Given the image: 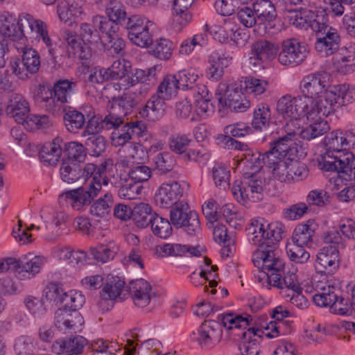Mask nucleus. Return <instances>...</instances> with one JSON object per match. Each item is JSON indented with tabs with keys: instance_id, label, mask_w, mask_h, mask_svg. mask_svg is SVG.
<instances>
[{
	"instance_id": "obj_1",
	"label": "nucleus",
	"mask_w": 355,
	"mask_h": 355,
	"mask_svg": "<svg viewBox=\"0 0 355 355\" xmlns=\"http://www.w3.org/2000/svg\"><path fill=\"white\" fill-rule=\"evenodd\" d=\"M329 78L326 73H312L305 76L300 83V89L309 105L311 116L314 113H328L352 103L355 99V89L343 84L328 89Z\"/></svg>"
},
{
	"instance_id": "obj_2",
	"label": "nucleus",
	"mask_w": 355,
	"mask_h": 355,
	"mask_svg": "<svg viewBox=\"0 0 355 355\" xmlns=\"http://www.w3.org/2000/svg\"><path fill=\"white\" fill-rule=\"evenodd\" d=\"M104 166L89 163L83 171L85 181L82 187L68 190L59 195L60 206L69 207L73 210L84 211L91 202L101 193L103 186H107L109 179L105 176Z\"/></svg>"
},
{
	"instance_id": "obj_3",
	"label": "nucleus",
	"mask_w": 355,
	"mask_h": 355,
	"mask_svg": "<svg viewBox=\"0 0 355 355\" xmlns=\"http://www.w3.org/2000/svg\"><path fill=\"white\" fill-rule=\"evenodd\" d=\"M284 225L278 221L267 223L263 218H252L246 227L250 243L258 247L275 245L282 239Z\"/></svg>"
},
{
	"instance_id": "obj_4",
	"label": "nucleus",
	"mask_w": 355,
	"mask_h": 355,
	"mask_svg": "<svg viewBox=\"0 0 355 355\" xmlns=\"http://www.w3.org/2000/svg\"><path fill=\"white\" fill-rule=\"evenodd\" d=\"M328 21V16L322 10V16L318 18V21L312 24V30L317 36L315 49L325 56L331 55L338 50L341 42L338 30L329 26Z\"/></svg>"
},
{
	"instance_id": "obj_5",
	"label": "nucleus",
	"mask_w": 355,
	"mask_h": 355,
	"mask_svg": "<svg viewBox=\"0 0 355 355\" xmlns=\"http://www.w3.org/2000/svg\"><path fill=\"white\" fill-rule=\"evenodd\" d=\"M304 98H306L286 94L277 101V112L278 115L288 121L286 124L293 123L300 129L302 117L306 116V119L315 117L316 113H314V116H311L309 105L304 101Z\"/></svg>"
},
{
	"instance_id": "obj_6",
	"label": "nucleus",
	"mask_w": 355,
	"mask_h": 355,
	"mask_svg": "<svg viewBox=\"0 0 355 355\" xmlns=\"http://www.w3.org/2000/svg\"><path fill=\"white\" fill-rule=\"evenodd\" d=\"M15 49L19 53H22L21 60L11 58L9 67L17 78L27 80L40 69L41 65L40 54L32 47L19 42L15 44Z\"/></svg>"
},
{
	"instance_id": "obj_7",
	"label": "nucleus",
	"mask_w": 355,
	"mask_h": 355,
	"mask_svg": "<svg viewBox=\"0 0 355 355\" xmlns=\"http://www.w3.org/2000/svg\"><path fill=\"white\" fill-rule=\"evenodd\" d=\"M327 149L318 159V167L325 171H337L346 175L347 180H355V155L347 151L342 155Z\"/></svg>"
},
{
	"instance_id": "obj_8",
	"label": "nucleus",
	"mask_w": 355,
	"mask_h": 355,
	"mask_svg": "<svg viewBox=\"0 0 355 355\" xmlns=\"http://www.w3.org/2000/svg\"><path fill=\"white\" fill-rule=\"evenodd\" d=\"M252 172H245L241 181H236L232 188L233 196L239 202H245L247 200L256 202L261 198L263 190V182L257 178L254 173L259 171L261 166H250Z\"/></svg>"
},
{
	"instance_id": "obj_9",
	"label": "nucleus",
	"mask_w": 355,
	"mask_h": 355,
	"mask_svg": "<svg viewBox=\"0 0 355 355\" xmlns=\"http://www.w3.org/2000/svg\"><path fill=\"white\" fill-rule=\"evenodd\" d=\"M170 219L172 225L182 228L188 235L198 236L201 232L199 216L187 202L180 201L172 207Z\"/></svg>"
},
{
	"instance_id": "obj_10",
	"label": "nucleus",
	"mask_w": 355,
	"mask_h": 355,
	"mask_svg": "<svg viewBox=\"0 0 355 355\" xmlns=\"http://www.w3.org/2000/svg\"><path fill=\"white\" fill-rule=\"evenodd\" d=\"M284 129L286 135L272 143L270 150L263 154H259L255 159H260V157H269L270 155L282 159L297 157L300 146L297 144L295 139L300 129L293 123L286 124Z\"/></svg>"
},
{
	"instance_id": "obj_11",
	"label": "nucleus",
	"mask_w": 355,
	"mask_h": 355,
	"mask_svg": "<svg viewBox=\"0 0 355 355\" xmlns=\"http://www.w3.org/2000/svg\"><path fill=\"white\" fill-rule=\"evenodd\" d=\"M219 105L232 111L243 112L250 106V103L243 95L241 88L236 83L221 82L216 91Z\"/></svg>"
},
{
	"instance_id": "obj_12",
	"label": "nucleus",
	"mask_w": 355,
	"mask_h": 355,
	"mask_svg": "<svg viewBox=\"0 0 355 355\" xmlns=\"http://www.w3.org/2000/svg\"><path fill=\"white\" fill-rule=\"evenodd\" d=\"M155 24L145 17L132 15L128 18L126 27L128 38L135 45L147 48L153 44V35L150 32Z\"/></svg>"
},
{
	"instance_id": "obj_13",
	"label": "nucleus",
	"mask_w": 355,
	"mask_h": 355,
	"mask_svg": "<svg viewBox=\"0 0 355 355\" xmlns=\"http://www.w3.org/2000/svg\"><path fill=\"white\" fill-rule=\"evenodd\" d=\"M105 12L108 19L103 15H96L92 17V22L100 31H112L117 30L118 23L124 21L127 12L121 3L116 0H110L107 3Z\"/></svg>"
},
{
	"instance_id": "obj_14",
	"label": "nucleus",
	"mask_w": 355,
	"mask_h": 355,
	"mask_svg": "<svg viewBox=\"0 0 355 355\" xmlns=\"http://www.w3.org/2000/svg\"><path fill=\"white\" fill-rule=\"evenodd\" d=\"M309 53L307 46L295 38L282 42L278 55L279 63L285 66L295 67L302 64Z\"/></svg>"
},
{
	"instance_id": "obj_15",
	"label": "nucleus",
	"mask_w": 355,
	"mask_h": 355,
	"mask_svg": "<svg viewBox=\"0 0 355 355\" xmlns=\"http://www.w3.org/2000/svg\"><path fill=\"white\" fill-rule=\"evenodd\" d=\"M275 246L258 247L252 254V260L254 266L261 270L266 274V278L270 273L278 272L284 267V262L277 256Z\"/></svg>"
},
{
	"instance_id": "obj_16",
	"label": "nucleus",
	"mask_w": 355,
	"mask_h": 355,
	"mask_svg": "<svg viewBox=\"0 0 355 355\" xmlns=\"http://www.w3.org/2000/svg\"><path fill=\"white\" fill-rule=\"evenodd\" d=\"M186 183L184 182L169 181L162 183L155 194L157 206L168 209L178 204L183 196Z\"/></svg>"
},
{
	"instance_id": "obj_17",
	"label": "nucleus",
	"mask_w": 355,
	"mask_h": 355,
	"mask_svg": "<svg viewBox=\"0 0 355 355\" xmlns=\"http://www.w3.org/2000/svg\"><path fill=\"white\" fill-rule=\"evenodd\" d=\"M267 288L270 289L271 286L279 289L280 293H291L295 291H300L301 288L297 275L294 271H284V268L279 271H274L268 275L265 282Z\"/></svg>"
},
{
	"instance_id": "obj_18",
	"label": "nucleus",
	"mask_w": 355,
	"mask_h": 355,
	"mask_svg": "<svg viewBox=\"0 0 355 355\" xmlns=\"http://www.w3.org/2000/svg\"><path fill=\"white\" fill-rule=\"evenodd\" d=\"M327 148L336 153H340L355 147V124L349 130L338 129L329 132L324 137Z\"/></svg>"
},
{
	"instance_id": "obj_19",
	"label": "nucleus",
	"mask_w": 355,
	"mask_h": 355,
	"mask_svg": "<svg viewBox=\"0 0 355 355\" xmlns=\"http://www.w3.org/2000/svg\"><path fill=\"white\" fill-rule=\"evenodd\" d=\"M130 68L129 62L119 60L114 61L110 67L107 68L111 80H118L119 81V83L114 85L116 90L121 89L120 85L130 87L135 85L144 73L143 70H137L135 73V79L131 77L132 73Z\"/></svg>"
},
{
	"instance_id": "obj_20",
	"label": "nucleus",
	"mask_w": 355,
	"mask_h": 355,
	"mask_svg": "<svg viewBox=\"0 0 355 355\" xmlns=\"http://www.w3.org/2000/svg\"><path fill=\"white\" fill-rule=\"evenodd\" d=\"M83 324L84 318L78 312H71L60 308L55 313L54 324L64 334L80 332Z\"/></svg>"
},
{
	"instance_id": "obj_21",
	"label": "nucleus",
	"mask_w": 355,
	"mask_h": 355,
	"mask_svg": "<svg viewBox=\"0 0 355 355\" xmlns=\"http://www.w3.org/2000/svg\"><path fill=\"white\" fill-rule=\"evenodd\" d=\"M33 97L37 105L52 114L60 112L63 109L62 103L56 98L51 87L39 84L34 88Z\"/></svg>"
},
{
	"instance_id": "obj_22",
	"label": "nucleus",
	"mask_w": 355,
	"mask_h": 355,
	"mask_svg": "<svg viewBox=\"0 0 355 355\" xmlns=\"http://www.w3.org/2000/svg\"><path fill=\"white\" fill-rule=\"evenodd\" d=\"M222 338L221 324L214 320L205 321L198 329L196 340L201 348L209 349Z\"/></svg>"
},
{
	"instance_id": "obj_23",
	"label": "nucleus",
	"mask_w": 355,
	"mask_h": 355,
	"mask_svg": "<svg viewBox=\"0 0 355 355\" xmlns=\"http://www.w3.org/2000/svg\"><path fill=\"white\" fill-rule=\"evenodd\" d=\"M232 58L222 50L212 51L208 57L209 67L206 77L211 81H218L224 74V69L232 62Z\"/></svg>"
},
{
	"instance_id": "obj_24",
	"label": "nucleus",
	"mask_w": 355,
	"mask_h": 355,
	"mask_svg": "<svg viewBox=\"0 0 355 355\" xmlns=\"http://www.w3.org/2000/svg\"><path fill=\"white\" fill-rule=\"evenodd\" d=\"M19 24L21 26H28L31 32L35 34V38L39 41L42 40L49 49V53H52L53 42L49 35L47 25L44 21L35 18L27 12H22L19 15Z\"/></svg>"
},
{
	"instance_id": "obj_25",
	"label": "nucleus",
	"mask_w": 355,
	"mask_h": 355,
	"mask_svg": "<svg viewBox=\"0 0 355 355\" xmlns=\"http://www.w3.org/2000/svg\"><path fill=\"white\" fill-rule=\"evenodd\" d=\"M340 251L334 248L321 247L318 252L315 268L325 275L334 274L339 268Z\"/></svg>"
},
{
	"instance_id": "obj_26",
	"label": "nucleus",
	"mask_w": 355,
	"mask_h": 355,
	"mask_svg": "<svg viewBox=\"0 0 355 355\" xmlns=\"http://www.w3.org/2000/svg\"><path fill=\"white\" fill-rule=\"evenodd\" d=\"M129 291L135 305L139 308L146 307L155 297V293H152L151 286L143 279L131 281Z\"/></svg>"
},
{
	"instance_id": "obj_27",
	"label": "nucleus",
	"mask_w": 355,
	"mask_h": 355,
	"mask_svg": "<svg viewBox=\"0 0 355 355\" xmlns=\"http://www.w3.org/2000/svg\"><path fill=\"white\" fill-rule=\"evenodd\" d=\"M45 263V258L31 253L17 259V272L20 279H32L40 273Z\"/></svg>"
},
{
	"instance_id": "obj_28",
	"label": "nucleus",
	"mask_w": 355,
	"mask_h": 355,
	"mask_svg": "<svg viewBox=\"0 0 355 355\" xmlns=\"http://www.w3.org/2000/svg\"><path fill=\"white\" fill-rule=\"evenodd\" d=\"M336 110H330L328 113H318L312 119H306L309 121L311 122L310 124L302 128L300 131L301 137L304 139L310 141L318 137L323 135L328 130L330 127L327 121L324 119L334 113Z\"/></svg>"
},
{
	"instance_id": "obj_29",
	"label": "nucleus",
	"mask_w": 355,
	"mask_h": 355,
	"mask_svg": "<svg viewBox=\"0 0 355 355\" xmlns=\"http://www.w3.org/2000/svg\"><path fill=\"white\" fill-rule=\"evenodd\" d=\"M87 343V339L81 336L69 338L58 339L52 345V352L59 355H80Z\"/></svg>"
},
{
	"instance_id": "obj_30",
	"label": "nucleus",
	"mask_w": 355,
	"mask_h": 355,
	"mask_svg": "<svg viewBox=\"0 0 355 355\" xmlns=\"http://www.w3.org/2000/svg\"><path fill=\"white\" fill-rule=\"evenodd\" d=\"M277 54L275 45L266 40H260L252 45L250 63L254 66L272 60Z\"/></svg>"
},
{
	"instance_id": "obj_31",
	"label": "nucleus",
	"mask_w": 355,
	"mask_h": 355,
	"mask_svg": "<svg viewBox=\"0 0 355 355\" xmlns=\"http://www.w3.org/2000/svg\"><path fill=\"white\" fill-rule=\"evenodd\" d=\"M261 329L255 327H248L246 331L236 333L235 335L242 337L239 345L241 355H259L261 346L256 336L261 337Z\"/></svg>"
},
{
	"instance_id": "obj_32",
	"label": "nucleus",
	"mask_w": 355,
	"mask_h": 355,
	"mask_svg": "<svg viewBox=\"0 0 355 355\" xmlns=\"http://www.w3.org/2000/svg\"><path fill=\"white\" fill-rule=\"evenodd\" d=\"M146 129L144 123L135 121L127 123L121 129L114 130L111 134V140L113 146H124L132 138V135H139Z\"/></svg>"
},
{
	"instance_id": "obj_33",
	"label": "nucleus",
	"mask_w": 355,
	"mask_h": 355,
	"mask_svg": "<svg viewBox=\"0 0 355 355\" xmlns=\"http://www.w3.org/2000/svg\"><path fill=\"white\" fill-rule=\"evenodd\" d=\"M6 112L17 123L23 124L29 115L30 105L23 96L13 94L9 98Z\"/></svg>"
},
{
	"instance_id": "obj_34",
	"label": "nucleus",
	"mask_w": 355,
	"mask_h": 355,
	"mask_svg": "<svg viewBox=\"0 0 355 355\" xmlns=\"http://www.w3.org/2000/svg\"><path fill=\"white\" fill-rule=\"evenodd\" d=\"M49 288L50 292L52 291L56 294L55 300H58L62 303L63 305L61 308L66 309L71 312H76V310L80 309L85 302V297L80 291L71 290L59 295V288L57 284H51Z\"/></svg>"
},
{
	"instance_id": "obj_35",
	"label": "nucleus",
	"mask_w": 355,
	"mask_h": 355,
	"mask_svg": "<svg viewBox=\"0 0 355 355\" xmlns=\"http://www.w3.org/2000/svg\"><path fill=\"white\" fill-rule=\"evenodd\" d=\"M270 169L273 176L282 182H289V167L291 158H277L273 155L262 157L258 159Z\"/></svg>"
},
{
	"instance_id": "obj_36",
	"label": "nucleus",
	"mask_w": 355,
	"mask_h": 355,
	"mask_svg": "<svg viewBox=\"0 0 355 355\" xmlns=\"http://www.w3.org/2000/svg\"><path fill=\"white\" fill-rule=\"evenodd\" d=\"M203 250L200 246L194 247L180 243H166L157 248V252L161 257H199Z\"/></svg>"
},
{
	"instance_id": "obj_37",
	"label": "nucleus",
	"mask_w": 355,
	"mask_h": 355,
	"mask_svg": "<svg viewBox=\"0 0 355 355\" xmlns=\"http://www.w3.org/2000/svg\"><path fill=\"white\" fill-rule=\"evenodd\" d=\"M84 10L78 0H65L57 6V14L60 20L71 26Z\"/></svg>"
},
{
	"instance_id": "obj_38",
	"label": "nucleus",
	"mask_w": 355,
	"mask_h": 355,
	"mask_svg": "<svg viewBox=\"0 0 355 355\" xmlns=\"http://www.w3.org/2000/svg\"><path fill=\"white\" fill-rule=\"evenodd\" d=\"M165 100L157 94L153 95L139 112L140 115L150 121L159 120L165 114Z\"/></svg>"
},
{
	"instance_id": "obj_39",
	"label": "nucleus",
	"mask_w": 355,
	"mask_h": 355,
	"mask_svg": "<svg viewBox=\"0 0 355 355\" xmlns=\"http://www.w3.org/2000/svg\"><path fill=\"white\" fill-rule=\"evenodd\" d=\"M62 139L59 137L45 143L40 151L41 161L51 165L56 164L62 155Z\"/></svg>"
},
{
	"instance_id": "obj_40",
	"label": "nucleus",
	"mask_w": 355,
	"mask_h": 355,
	"mask_svg": "<svg viewBox=\"0 0 355 355\" xmlns=\"http://www.w3.org/2000/svg\"><path fill=\"white\" fill-rule=\"evenodd\" d=\"M339 293L340 290L337 286L329 282L321 284L318 286V291L313 296V301L318 306L329 308Z\"/></svg>"
},
{
	"instance_id": "obj_41",
	"label": "nucleus",
	"mask_w": 355,
	"mask_h": 355,
	"mask_svg": "<svg viewBox=\"0 0 355 355\" xmlns=\"http://www.w3.org/2000/svg\"><path fill=\"white\" fill-rule=\"evenodd\" d=\"M114 200L110 192H106L97 200H94L89 206V214L96 218L105 219L110 216Z\"/></svg>"
},
{
	"instance_id": "obj_42",
	"label": "nucleus",
	"mask_w": 355,
	"mask_h": 355,
	"mask_svg": "<svg viewBox=\"0 0 355 355\" xmlns=\"http://www.w3.org/2000/svg\"><path fill=\"white\" fill-rule=\"evenodd\" d=\"M235 28V23L230 19H224L220 23L209 26L206 24L205 30L209 32L215 40L220 43H227L231 31Z\"/></svg>"
},
{
	"instance_id": "obj_43",
	"label": "nucleus",
	"mask_w": 355,
	"mask_h": 355,
	"mask_svg": "<svg viewBox=\"0 0 355 355\" xmlns=\"http://www.w3.org/2000/svg\"><path fill=\"white\" fill-rule=\"evenodd\" d=\"M315 234V223L308 220L306 223L298 225L293 232V241L300 245H311Z\"/></svg>"
},
{
	"instance_id": "obj_44",
	"label": "nucleus",
	"mask_w": 355,
	"mask_h": 355,
	"mask_svg": "<svg viewBox=\"0 0 355 355\" xmlns=\"http://www.w3.org/2000/svg\"><path fill=\"white\" fill-rule=\"evenodd\" d=\"M137 104V94L133 92L128 91L123 93L121 96L113 98L111 106L121 112V114L127 116L132 112Z\"/></svg>"
},
{
	"instance_id": "obj_45",
	"label": "nucleus",
	"mask_w": 355,
	"mask_h": 355,
	"mask_svg": "<svg viewBox=\"0 0 355 355\" xmlns=\"http://www.w3.org/2000/svg\"><path fill=\"white\" fill-rule=\"evenodd\" d=\"M56 98L64 105L65 103H70L72 96L76 92V83L68 80H58L53 85L52 89Z\"/></svg>"
},
{
	"instance_id": "obj_46",
	"label": "nucleus",
	"mask_w": 355,
	"mask_h": 355,
	"mask_svg": "<svg viewBox=\"0 0 355 355\" xmlns=\"http://www.w3.org/2000/svg\"><path fill=\"white\" fill-rule=\"evenodd\" d=\"M252 318L248 314L235 315L227 313L222 317L221 324L228 330H236L241 332L250 325Z\"/></svg>"
},
{
	"instance_id": "obj_47",
	"label": "nucleus",
	"mask_w": 355,
	"mask_h": 355,
	"mask_svg": "<svg viewBox=\"0 0 355 355\" xmlns=\"http://www.w3.org/2000/svg\"><path fill=\"white\" fill-rule=\"evenodd\" d=\"M83 171L80 164L70 160H64L60 166V174L62 180L72 184L83 177Z\"/></svg>"
},
{
	"instance_id": "obj_48",
	"label": "nucleus",
	"mask_w": 355,
	"mask_h": 355,
	"mask_svg": "<svg viewBox=\"0 0 355 355\" xmlns=\"http://www.w3.org/2000/svg\"><path fill=\"white\" fill-rule=\"evenodd\" d=\"M132 216L138 227L145 228L151 224L154 214H152V207L148 204L141 202L135 206Z\"/></svg>"
},
{
	"instance_id": "obj_49",
	"label": "nucleus",
	"mask_w": 355,
	"mask_h": 355,
	"mask_svg": "<svg viewBox=\"0 0 355 355\" xmlns=\"http://www.w3.org/2000/svg\"><path fill=\"white\" fill-rule=\"evenodd\" d=\"M252 6L260 24L270 21L277 16L275 6L270 0H256Z\"/></svg>"
},
{
	"instance_id": "obj_50",
	"label": "nucleus",
	"mask_w": 355,
	"mask_h": 355,
	"mask_svg": "<svg viewBox=\"0 0 355 355\" xmlns=\"http://www.w3.org/2000/svg\"><path fill=\"white\" fill-rule=\"evenodd\" d=\"M322 16V11L315 12L310 10H304L290 18L291 23L297 28L307 29L310 27L312 29L313 22L318 21V18Z\"/></svg>"
},
{
	"instance_id": "obj_51",
	"label": "nucleus",
	"mask_w": 355,
	"mask_h": 355,
	"mask_svg": "<svg viewBox=\"0 0 355 355\" xmlns=\"http://www.w3.org/2000/svg\"><path fill=\"white\" fill-rule=\"evenodd\" d=\"M117 248L114 243L99 244L96 247H92L89 250L90 255L97 262L105 263L112 259L116 253Z\"/></svg>"
},
{
	"instance_id": "obj_52",
	"label": "nucleus",
	"mask_w": 355,
	"mask_h": 355,
	"mask_svg": "<svg viewBox=\"0 0 355 355\" xmlns=\"http://www.w3.org/2000/svg\"><path fill=\"white\" fill-rule=\"evenodd\" d=\"M180 89L189 90L196 86L198 75L193 68L184 69L174 74Z\"/></svg>"
},
{
	"instance_id": "obj_53",
	"label": "nucleus",
	"mask_w": 355,
	"mask_h": 355,
	"mask_svg": "<svg viewBox=\"0 0 355 355\" xmlns=\"http://www.w3.org/2000/svg\"><path fill=\"white\" fill-rule=\"evenodd\" d=\"M90 355H116L121 349L117 343L103 339H96L91 344Z\"/></svg>"
},
{
	"instance_id": "obj_54",
	"label": "nucleus",
	"mask_w": 355,
	"mask_h": 355,
	"mask_svg": "<svg viewBox=\"0 0 355 355\" xmlns=\"http://www.w3.org/2000/svg\"><path fill=\"white\" fill-rule=\"evenodd\" d=\"M171 224L168 219L154 213V218H153L150 224L151 230L155 236L166 239L172 234Z\"/></svg>"
},
{
	"instance_id": "obj_55",
	"label": "nucleus",
	"mask_w": 355,
	"mask_h": 355,
	"mask_svg": "<svg viewBox=\"0 0 355 355\" xmlns=\"http://www.w3.org/2000/svg\"><path fill=\"white\" fill-rule=\"evenodd\" d=\"M270 116L269 105L263 103L259 104L254 110L252 125L255 129L261 130L269 125Z\"/></svg>"
},
{
	"instance_id": "obj_56",
	"label": "nucleus",
	"mask_w": 355,
	"mask_h": 355,
	"mask_svg": "<svg viewBox=\"0 0 355 355\" xmlns=\"http://www.w3.org/2000/svg\"><path fill=\"white\" fill-rule=\"evenodd\" d=\"M64 125L67 130L76 133L83 128L85 123V114L78 110H69L64 115Z\"/></svg>"
},
{
	"instance_id": "obj_57",
	"label": "nucleus",
	"mask_w": 355,
	"mask_h": 355,
	"mask_svg": "<svg viewBox=\"0 0 355 355\" xmlns=\"http://www.w3.org/2000/svg\"><path fill=\"white\" fill-rule=\"evenodd\" d=\"M151 45V53L155 58L162 60H166L171 58L173 50V44L171 40L160 38Z\"/></svg>"
},
{
	"instance_id": "obj_58",
	"label": "nucleus",
	"mask_w": 355,
	"mask_h": 355,
	"mask_svg": "<svg viewBox=\"0 0 355 355\" xmlns=\"http://www.w3.org/2000/svg\"><path fill=\"white\" fill-rule=\"evenodd\" d=\"M1 35L3 37H6L11 40L15 42V45L19 42V44H24L26 40L24 34V26H21L19 24V18L17 19V24H11L8 25H3L1 28Z\"/></svg>"
},
{
	"instance_id": "obj_59",
	"label": "nucleus",
	"mask_w": 355,
	"mask_h": 355,
	"mask_svg": "<svg viewBox=\"0 0 355 355\" xmlns=\"http://www.w3.org/2000/svg\"><path fill=\"white\" fill-rule=\"evenodd\" d=\"M180 89L174 75H167L157 88V94L164 99H170L175 96Z\"/></svg>"
},
{
	"instance_id": "obj_60",
	"label": "nucleus",
	"mask_w": 355,
	"mask_h": 355,
	"mask_svg": "<svg viewBox=\"0 0 355 355\" xmlns=\"http://www.w3.org/2000/svg\"><path fill=\"white\" fill-rule=\"evenodd\" d=\"M64 150L67 159L78 164L84 162L86 156V149L84 146L77 141H70L64 145Z\"/></svg>"
},
{
	"instance_id": "obj_61",
	"label": "nucleus",
	"mask_w": 355,
	"mask_h": 355,
	"mask_svg": "<svg viewBox=\"0 0 355 355\" xmlns=\"http://www.w3.org/2000/svg\"><path fill=\"white\" fill-rule=\"evenodd\" d=\"M322 247L334 248L338 251L346 247L345 239L340 235L338 230H331L322 234Z\"/></svg>"
},
{
	"instance_id": "obj_62",
	"label": "nucleus",
	"mask_w": 355,
	"mask_h": 355,
	"mask_svg": "<svg viewBox=\"0 0 355 355\" xmlns=\"http://www.w3.org/2000/svg\"><path fill=\"white\" fill-rule=\"evenodd\" d=\"M212 178L217 187L226 189L230 186V171L223 164H216L211 171Z\"/></svg>"
},
{
	"instance_id": "obj_63",
	"label": "nucleus",
	"mask_w": 355,
	"mask_h": 355,
	"mask_svg": "<svg viewBox=\"0 0 355 355\" xmlns=\"http://www.w3.org/2000/svg\"><path fill=\"white\" fill-rule=\"evenodd\" d=\"M63 38L67 43V50L69 54L77 55L81 59L87 58L86 55L83 54L85 48L81 46L75 33L70 31H66L63 34Z\"/></svg>"
},
{
	"instance_id": "obj_64",
	"label": "nucleus",
	"mask_w": 355,
	"mask_h": 355,
	"mask_svg": "<svg viewBox=\"0 0 355 355\" xmlns=\"http://www.w3.org/2000/svg\"><path fill=\"white\" fill-rule=\"evenodd\" d=\"M125 282L119 277H112L104 286L101 292L114 301L121 296L124 289Z\"/></svg>"
}]
</instances>
